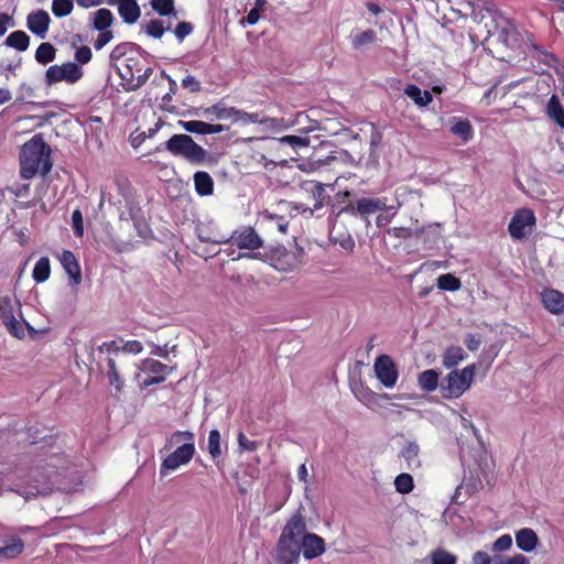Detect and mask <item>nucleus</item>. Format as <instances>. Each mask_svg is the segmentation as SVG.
I'll return each instance as SVG.
<instances>
[{"instance_id":"7c9ffc66","label":"nucleus","mask_w":564,"mask_h":564,"mask_svg":"<svg viewBox=\"0 0 564 564\" xmlns=\"http://www.w3.org/2000/svg\"><path fill=\"white\" fill-rule=\"evenodd\" d=\"M467 355L464 349L459 346H451L448 347L443 355V366L447 369H452L457 366L460 361H463Z\"/></svg>"},{"instance_id":"f8f14e48","label":"nucleus","mask_w":564,"mask_h":564,"mask_svg":"<svg viewBox=\"0 0 564 564\" xmlns=\"http://www.w3.org/2000/svg\"><path fill=\"white\" fill-rule=\"evenodd\" d=\"M50 21L48 13L45 10L39 9L28 15L26 26L33 34L44 39L47 34Z\"/></svg>"},{"instance_id":"6e6552de","label":"nucleus","mask_w":564,"mask_h":564,"mask_svg":"<svg viewBox=\"0 0 564 564\" xmlns=\"http://www.w3.org/2000/svg\"><path fill=\"white\" fill-rule=\"evenodd\" d=\"M226 239H229L228 243H232L241 250L246 249L253 251L263 245V240L250 226L234 230L231 235L226 236Z\"/></svg>"},{"instance_id":"774afa93","label":"nucleus","mask_w":564,"mask_h":564,"mask_svg":"<svg viewBox=\"0 0 564 564\" xmlns=\"http://www.w3.org/2000/svg\"><path fill=\"white\" fill-rule=\"evenodd\" d=\"M471 563L473 564H494V556H489V554L485 551H477L473 554Z\"/></svg>"},{"instance_id":"052dcab7","label":"nucleus","mask_w":564,"mask_h":564,"mask_svg":"<svg viewBox=\"0 0 564 564\" xmlns=\"http://www.w3.org/2000/svg\"><path fill=\"white\" fill-rule=\"evenodd\" d=\"M72 224L74 234L76 237H83L84 235V220H83V214L79 209H75L72 213Z\"/></svg>"},{"instance_id":"603ef678","label":"nucleus","mask_w":564,"mask_h":564,"mask_svg":"<svg viewBox=\"0 0 564 564\" xmlns=\"http://www.w3.org/2000/svg\"><path fill=\"white\" fill-rule=\"evenodd\" d=\"M141 69L142 70L137 75V82H134L130 86L131 90H135V89L140 88L141 86H143L147 83V80L149 79V77L151 76V74L153 73V68L151 66L147 65L144 58L142 62Z\"/></svg>"},{"instance_id":"3c124183","label":"nucleus","mask_w":564,"mask_h":564,"mask_svg":"<svg viewBox=\"0 0 564 564\" xmlns=\"http://www.w3.org/2000/svg\"><path fill=\"white\" fill-rule=\"evenodd\" d=\"M358 207V198L348 202L344 207L339 210H335L334 206L332 207V212L329 218L337 219L341 214H347L354 217H359V213L357 212Z\"/></svg>"},{"instance_id":"0eeeda50","label":"nucleus","mask_w":564,"mask_h":564,"mask_svg":"<svg viewBox=\"0 0 564 564\" xmlns=\"http://www.w3.org/2000/svg\"><path fill=\"white\" fill-rule=\"evenodd\" d=\"M195 454L194 442L184 443L178 446L174 452L167 455L161 466L160 475L165 476L171 470H176L180 466L189 463Z\"/></svg>"},{"instance_id":"ddd939ff","label":"nucleus","mask_w":564,"mask_h":564,"mask_svg":"<svg viewBox=\"0 0 564 564\" xmlns=\"http://www.w3.org/2000/svg\"><path fill=\"white\" fill-rule=\"evenodd\" d=\"M305 185V189L312 195L314 199V205L312 208H305L303 212H308V215L312 216L315 212L329 204L330 196L326 194L325 185L323 183L311 181L306 182Z\"/></svg>"},{"instance_id":"423d86ee","label":"nucleus","mask_w":564,"mask_h":564,"mask_svg":"<svg viewBox=\"0 0 564 564\" xmlns=\"http://www.w3.org/2000/svg\"><path fill=\"white\" fill-rule=\"evenodd\" d=\"M535 224L534 213L529 208H520L512 216L508 225V231L513 239L522 240L532 231Z\"/></svg>"},{"instance_id":"338daca9","label":"nucleus","mask_w":564,"mask_h":564,"mask_svg":"<svg viewBox=\"0 0 564 564\" xmlns=\"http://www.w3.org/2000/svg\"><path fill=\"white\" fill-rule=\"evenodd\" d=\"M182 86L191 93H198L202 88L200 83L192 75H187L182 79Z\"/></svg>"},{"instance_id":"9b49d317","label":"nucleus","mask_w":564,"mask_h":564,"mask_svg":"<svg viewBox=\"0 0 564 564\" xmlns=\"http://www.w3.org/2000/svg\"><path fill=\"white\" fill-rule=\"evenodd\" d=\"M386 197H370L364 196L358 198L357 212L359 217L366 223V227L370 225L369 217L378 212L387 209Z\"/></svg>"},{"instance_id":"39448f33","label":"nucleus","mask_w":564,"mask_h":564,"mask_svg":"<svg viewBox=\"0 0 564 564\" xmlns=\"http://www.w3.org/2000/svg\"><path fill=\"white\" fill-rule=\"evenodd\" d=\"M84 76L82 67L74 63L68 62L62 65H52L45 72V84L52 86L59 82L67 84H75Z\"/></svg>"},{"instance_id":"c9c22d12","label":"nucleus","mask_w":564,"mask_h":564,"mask_svg":"<svg viewBox=\"0 0 564 564\" xmlns=\"http://www.w3.org/2000/svg\"><path fill=\"white\" fill-rule=\"evenodd\" d=\"M93 17V25L94 29L97 31H106L113 21V15L111 11L105 8L94 12Z\"/></svg>"},{"instance_id":"5fc2aeb1","label":"nucleus","mask_w":564,"mask_h":564,"mask_svg":"<svg viewBox=\"0 0 564 564\" xmlns=\"http://www.w3.org/2000/svg\"><path fill=\"white\" fill-rule=\"evenodd\" d=\"M494 564H530L529 558L522 554L505 557L501 555L494 556Z\"/></svg>"},{"instance_id":"1a4fd4ad","label":"nucleus","mask_w":564,"mask_h":564,"mask_svg":"<svg viewBox=\"0 0 564 564\" xmlns=\"http://www.w3.org/2000/svg\"><path fill=\"white\" fill-rule=\"evenodd\" d=\"M377 379L386 387L393 388L397 383L399 372L392 358L388 355L379 356L373 365Z\"/></svg>"},{"instance_id":"6e6d98bb","label":"nucleus","mask_w":564,"mask_h":564,"mask_svg":"<svg viewBox=\"0 0 564 564\" xmlns=\"http://www.w3.org/2000/svg\"><path fill=\"white\" fill-rule=\"evenodd\" d=\"M3 324L9 333L14 337L22 338L24 336V326L15 318V316L4 321Z\"/></svg>"},{"instance_id":"6ab92c4d","label":"nucleus","mask_w":564,"mask_h":564,"mask_svg":"<svg viewBox=\"0 0 564 564\" xmlns=\"http://www.w3.org/2000/svg\"><path fill=\"white\" fill-rule=\"evenodd\" d=\"M107 378L109 381V384L113 388L115 392L112 395L120 400L122 390L124 388V379L121 377L117 361L112 357L107 358Z\"/></svg>"},{"instance_id":"20e7f679","label":"nucleus","mask_w":564,"mask_h":564,"mask_svg":"<svg viewBox=\"0 0 564 564\" xmlns=\"http://www.w3.org/2000/svg\"><path fill=\"white\" fill-rule=\"evenodd\" d=\"M476 365L470 364L465 368L452 370L441 381L440 391L444 399H457L471 386L476 375Z\"/></svg>"},{"instance_id":"f257e3e1","label":"nucleus","mask_w":564,"mask_h":564,"mask_svg":"<svg viewBox=\"0 0 564 564\" xmlns=\"http://www.w3.org/2000/svg\"><path fill=\"white\" fill-rule=\"evenodd\" d=\"M51 169V148L41 134H35L21 148L20 175L23 180H31L37 172L45 176Z\"/></svg>"},{"instance_id":"dca6fc26","label":"nucleus","mask_w":564,"mask_h":564,"mask_svg":"<svg viewBox=\"0 0 564 564\" xmlns=\"http://www.w3.org/2000/svg\"><path fill=\"white\" fill-rule=\"evenodd\" d=\"M278 252L279 256L275 260L274 267L280 271H292L299 268L302 263V249H297L295 251H288L286 249H283Z\"/></svg>"},{"instance_id":"cd10ccee","label":"nucleus","mask_w":564,"mask_h":564,"mask_svg":"<svg viewBox=\"0 0 564 564\" xmlns=\"http://www.w3.org/2000/svg\"><path fill=\"white\" fill-rule=\"evenodd\" d=\"M546 115L560 128L564 129V108L556 95H552L546 105Z\"/></svg>"},{"instance_id":"58836bf2","label":"nucleus","mask_w":564,"mask_h":564,"mask_svg":"<svg viewBox=\"0 0 564 564\" xmlns=\"http://www.w3.org/2000/svg\"><path fill=\"white\" fill-rule=\"evenodd\" d=\"M142 370L154 376H164L169 373V367L159 360L147 358L142 361Z\"/></svg>"},{"instance_id":"412c9836","label":"nucleus","mask_w":564,"mask_h":564,"mask_svg":"<svg viewBox=\"0 0 564 564\" xmlns=\"http://www.w3.org/2000/svg\"><path fill=\"white\" fill-rule=\"evenodd\" d=\"M544 307L552 314L564 312V294L557 290H545L541 294Z\"/></svg>"},{"instance_id":"09e8293b","label":"nucleus","mask_w":564,"mask_h":564,"mask_svg":"<svg viewBox=\"0 0 564 564\" xmlns=\"http://www.w3.org/2000/svg\"><path fill=\"white\" fill-rule=\"evenodd\" d=\"M178 124L186 132L194 133V134H200V135H205L206 134L207 122H205V121H199V120L183 121V120H180Z\"/></svg>"},{"instance_id":"f03ea898","label":"nucleus","mask_w":564,"mask_h":564,"mask_svg":"<svg viewBox=\"0 0 564 564\" xmlns=\"http://www.w3.org/2000/svg\"><path fill=\"white\" fill-rule=\"evenodd\" d=\"M307 530L301 513L293 514L285 523L276 544V558L282 564H297L301 555L300 536Z\"/></svg>"},{"instance_id":"7ed1b4c3","label":"nucleus","mask_w":564,"mask_h":564,"mask_svg":"<svg viewBox=\"0 0 564 564\" xmlns=\"http://www.w3.org/2000/svg\"><path fill=\"white\" fill-rule=\"evenodd\" d=\"M164 148L172 155L183 158L192 164H202L209 158V153L188 134H173L164 143Z\"/></svg>"},{"instance_id":"bb28decb","label":"nucleus","mask_w":564,"mask_h":564,"mask_svg":"<svg viewBox=\"0 0 564 564\" xmlns=\"http://www.w3.org/2000/svg\"><path fill=\"white\" fill-rule=\"evenodd\" d=\"M195 191L199 196H208L213 194L214 181L212 176L204 171L194 174Z\"/></svg>"},{"instance_id":"4468645a","label":"nucleus","mask_w":564,"mask_h":564,"mask_svg":"<svg viewBox=\"0 0 564 564\" xmlns=\"http://www.w3.org/2000/svg\"><path fill=\"white\" fill-rule=\"evenodd\" d=\"M142 62L143 57H141L139 54L131 53L130 55L126 56L122 67L119 68L120 77L132 85L134 82H137V75L142 70Z\"/></svg>"},{"instance_id":"5701e85b","label":"nucleus","mask_w":564,"mask_h":564,"mask_svg":"<svg viewBox=\"0 0 564 564\" xmlns=\"http://www.w3.org/2000/svg\"><path fill=\"white\" fill-rule=\"evenodd\" d=\"M52 485L50 481H36L35 484H28L24 487L15 489L17 494L25 499L35 498L37 496H46L51 492Z\"/></svg>"},{"instance_id":"bf43d9fd","label":"nucleus","mask_w":564,"mask_h":564,"mask_svg":"<svg viewBox=\"0 0 564 564\" xmlns=\"http://www.w3.org/2000/svg\"><path fill=\"white\" fill-rule=\"evenodd\" d=\"M512 546V538L510 534L499 536L491 545L494 552H505Z\"/></svg>"},{"instance_id":"49530a36","label":"nucleus","mask_w":564,"mask_h":564,"mask_svg":"<svg viewBox=\"0 0 564 564\" xmlns=\"http://www.w3.org/2000/svg\"><path fill=\"white\" fill-rule=\"evenodd\" d=\"M425 230V228H417L412 230L405 227H392L388 229V234L399 239H408L411 237H419L423 235Z\"/></svg>"},{"instance_id":"13d9d810","label":"nucleus","mask_w":564,"mask_h":564,"mask_svg":"<svg viewBox=\"0 0 564 564\" xmlns=\"http://www.w3.org/2000/svg\"><path fill=\"white\" fill-rule=\"evenodd\" d=\"M181 440L186 441V443L194 442V433L191 431H177L167 438L165 447L167 448Z\"/></svg>"},{"instance_id":"c03bdc74","label":"nucleus","mask_w":564,"mask_h":564,"mask_svg":"<svg viewBox=\"0 0 564 564\" xmlns=\"http://www.w3.org/2000/svg\"><path fill=\"white\" fill-rule=\"evenodd\" d=\"M207 451L213 459L220 457V433L218 430H212L208 435Z\"/></svg>"},{"instance_id":"4c0bfd02","label":"nucleus","mask_w":564,"mask_h":564,"mask_svg":"<svg viewBox=\"0 0 564 564\" xmlns=\"http://www.w3.org/2000/svg\"><path fill=\"white\" fill-rule=\"evenodd\" d=\"M235 107H224L220 104H215L204 110L206 117L215 116L218 120L234 119Z\"/></svg>"},{"instance_id":"0e129e2a","label":"nucleus","mask_w":564,"mask_h":564,"mask_svg":"<svg viewBox=\"0 0 564 564\" xmlns=\"http://www.w3.org/2000/svg\"><path fill=\"white\" fill-rule=\"evenodd\" d=\"M238 445L243 451L253 452L258 448L259 442L250 441L243 433H239Z\"/></svg>"},{"instance_id":"393cba45","label":"nucleus","mask_w":564,"mask_h":564,"mask_svg":"<svg viewBox=\"0 0 564 564\" xmlns=\"http://www.w3.org/2000/svg\"><path fill=\"white\" fill-rule=\"evenodd\" d=\"M118 12L122 20L128 24H133L138 21L141 10L135 0H124L118 7Z\"/></svg>"},{"instance_id":"72a5a7b5","label":"nucleus","mask_w":564,"mask_h":564,"mask_svg":"<svg viewBox=\"0 0 564 564\" xmlns=\"http://www.w3.org/2000/svg\"><path fill=\"white\" fill-rule=\"evenodd\" d=\"M17 310H20V303L10 296H0V319L2 323L14 317Z\"/></svg>"},{"instance_id":"f3484780","label":"nucleus","mask_w":564,"mask_h":564,"mask_svg":"<svg viewBox=\"0 0 564 564\" xmlns=\"http://www.w3.org/2000/svg\"><path fill=\"white\" fill-rule=\"evenodd\" d=\"M59 261L70 279L73 285H79L82 282V271L77 259L69 250H64L59 257Z\"/></svg>"},{"instance_id":"8fccbe9b","label":"nucleus","mask_w":564,"mask_h":564,"mask_svg":"<svg viewBox=\"0 0 564 564\" xmlns=\"http://www.w3.org/2000/svg\"><path fill=\"white\" fill-rule=\"evenodd\" d=\"M281 144L290 145L293 149L307 148L310 145V139L307 137L300 135H284L279 139Z\"/></svg>"},{"instance_id":"37998d69","label":"nucleus","mask_w":564,"mask_h":564,"mask_svg":"<svg viewBox=\"0 0 564 564\" xmlns=\"http://www.w3.org/2000/svg\"><path fill=\"white\" fill-rule=\"evenodd\" d=\"M144 32L153 37L161 39L165 31L171 30V25L164 26L163 21L154 19L143 26Z\"/></svg>"},{"instance_id":"a211bd4d","label":"nucleus","mask_w":564,"mask_h":564,"mask_svg":"<svg viewBox=\"0 0 564 564\" xmlns=\"http://www.w3.org/2000/svg\"><path fill=\"white\" fill-rule=\"evenodd\" d=\"M24 543L19 536H7L0 539V558L11 560L22 553Z\"/></svg>"},{"instance_id":"a878e982","label":"nucleus","mask_w":564,"mask_h":564,"mask_svg":"<svg viewBox=\"0 0 564 564\" xmlns=\"http://www.w3.org/2000/svg\"><path fill=\"white\" fill-rule=\"evenodd\" d=\"M404 94L420 108L426 107L433 100V96L429 90H422L414 84L408 85Z\"/></svg>"},{"instance_id":"ea45409f","label":"nucleus","mask_w":564,"mask_h":564,"mask_svg":"<svg viewBox=\"0 0 564 564\" xmlns=\"http://www.w3.org/2000/svg\"><path fill=\"white\" fill-rule=\"evenodd\" d=\"M462 286L460 280L453 274L446 273L437 278V288L443 291H457Z\"/></svg>"},{"instance_id":"b1692460","label":"nucleus","mask_w":564,"mask_h":564,"mask_svg":"<svg viewBox=\"0 0 564 564\" xmlns=\"http://www.w3.org/2000/svg\"><path fill=\"white\" fill-rule=\"evenodd\" d=\"M417 384L424 392L435 391L441 384L440 371L435 369H427L422 371L417 377Z\"/></svg>"},{"instance_id":"a18cd8bd","label":"nucleus","mask_w":564,"mask_h":564,"mask_svg":"<svg viewBox=\"0 0 564 564\" xmlns=\"http://www.w3.org/2000/svg\"><path fill=\"white\" fill-rule=\"evenodd\" d=\"M74 8V0H53L52 12L56 18H64L70 14Z\"/></svg>"},{"instance_id":"a19ab883","label":"nucleus","mask_w":564,"mask_h":564,"mask_svg":"<svg viewBox=\"0 0 564 564\" xmlns=\"http://www.w3.org/2000/svg\"><path fill=\"white\" fill-rule=\"evenodd\" d=\"M377 34L373 30H366L351 37V45L355 50H359L368 44L376 42Z\"/></svg>"},{"instance_id":"de8ad7c7","label":"nucleus","mask_w":564,"mask_h":564,"mask_svg":"<svg viewBox=\"0 0 564 564\" xmlns=\"http://www.w3.org/2000/svg\"><path fill=\"white\" fill-rule=\"evenodd\" d=\"M395 490L400 494H409L413 490L414 484L411 475L402 473L394 479Z\"/></svg>"},{"instance_id":"473e14b6","label":"nucleus","mask_w":564,"mask_h":564,"mask_svg":"<svg viewBox=\"0 0 564 564\" xmlns=\"http://www.w3.org/2000/svg\"><path fill=\"white\" fill-rule=\"evenodd\" d=\"M34 57L39 64L46 65L55 59L56 48L53 44L43 42L36 48Z\"/></svg>"},{"instance_id":"864d4df0","label":"nucleus","mask_w":564,"mask_h":564,"mask_svg":"<svg viewBox=\"0 0 564 564\" xmlns=\"http://www.w3.org/2000/svg\"><path fill=\"white\" fill-rule=\"evenodd\" d=\"M355 397L366 405L373 403L377 399V394L362 386L352 390Z\"/></svg>"},{"instance_id":"2eb2a0df","label":"nucleus","mask_w":564,"mask_h":564,"mask_svg":"<svg viewBox=\"0 0 564 564\" xmlns=\"http://www.w3.org/2000/svg\"><path fill=\"white\" fill-rule=\"evenodd\" d=\"M195 231L198 239L203 242H208L213 245H221L229 242V239H226L225 235L216 230V226L213 221L197 224Z\"/></svg>"},{"instance_id":"4d7b16f0","label":"nucleus","mask_w":564,"mask_h":564,"mask_svg":"<svg viewBox=\"0 0 564 564\" xmlns=\"http://www.w3.org/2000/svg\"><path fill=\"white\" fill-rule=\"evenodd\" d=\"M194 31V25L191 22H180L174 29V34L176 40L181 43L184 41L186 36H188Z\"/></svg>"},{"instance_id":"680f3d73","label":"nucleus","mask_w":564,"mask_h":564,"mask_svg":"<svg viewBox=\"0 0 564 564\" xmlns=\"http://www.w3.org/2000/svg\"><path fill=\"white\" fill-rule=\"evenodd\" d=\"M130 43H120L116 45L110 53V61L117 62L123 58L128 54V50L130 48Z\"/></svg>"},{"instance_id":"69168bd1","label":"nucleus","mask_w":564,"mask_h":564,"mask_svg":"<svg viewBox=\"0 0 564 564\" xmlns=\"http://www.w3.org/2000/svg\"><path fill=\"white\" fill-rule=\"evenodd\" d=\"M97 350L100 354H115L119 355L121 352V348L118 346L117 341H105L101 345L98 346Z\"/></svg>"},{"instance_id":"e433bc0d","label":"nucleus","mask_w":564,"mask_h":564,"mask_svg":"<svg viewBox=\"0 0 564 564\" xmlns=\"http://www.w3.org/2000/svg\"><path fill=\"white\" fill-rule=\"evenodd\" d=\"M51 274L50 259L47 257L40 258L32 272V276L36 283L45 282Z\"/></svg>"},{"instance_id":"c756f323","label":"nucleus","mask_w":564,"mask_h":564,"mask_svg":"<svg viewBox=\"0 0 564 564\" xmlns=\"http://www.w3.org/2000/svg\"><path fill=\"white\" fill-rule=\"evenodd\" d=\"M419 454L420 446L415 442H408L401 451V455L406 460L410 469H417L421 467Z\"/></svg>"},{"instance_id":"2f4dec72","label":"nucleus","mask_w":564,"mask_h":564,"mask_svg":"<svg viewBox=\"0 0 564 564\" xmlns=\"http://www.w3.org/2000/svg\"><path fill=\"white\" fill-rule=\"evenodd\" d=\"M4 44L20 52L26 51L30 45V36L24 31H14L6 39Z\"/></svg>"},{"instance_id":"f704fd0d","label":"nucleus","mask_w":564,"mask_h":564,"mask_svg":"<svg viewBox=\"0 0 564 564\" xmlns=\"http://www.w3.org/2000/svg\"><path fill=\"white\" fill-rule=\"evenodd\" d=\"M150 4L159 15L177 19L174 0H150Z\"/></svg>"},{"instance_id":"aec40b11","label":"nucleus","mask_w":564,"mask_h":564,"mask_svg":"<svg viewBox=\"0 0 564 564\" xmlns=\"http://www.w3.org/2000/svg\"><path fill=\"white\" fill-rule=\"evenodd\" d=\"M238 122L242 124L261 123L269 124L270 127H276L279 121L274 118L262 117L258 112L249 113L241 109L235 108L232 123Z\"/></svg>"},{"instance_id":"79ce46f5","label":"nucleus","mask_w":564,"mask_h":564,"mask_svg":"<svg viewBox=\"0 0 564 564\" xmlns=\"http://www.w3.org/2000/svg\"><path fill=\"white\" fill-rule=\"evenodd\" d=\"M430 558H431L432 564H456L457 563V557L454 554H452L441 547L432 551L430 554Z\"/></svg>"},{"instance_id":"4be33fe9","label":"nucleus","mask_w":564,"mask_h":564,"mask_svg":"<svg viewBox=\"0 0 564 564\" xmlns=\"http://www.w3.org/2000/svg\"><path fill=\"white\" fill-rule=\"evenodd\" d=\"M539 543L536 533L529 528L520 529L516 532V544L523 552H532Z\"/></svg>"},{"instance_id":"c85d7f7f","label":"nucleus","mask_w":564,"mask_h":564,"mask_svg":"<svg viewBox=\"0 0 564 564\" xmlns=\"http://www.w3.org/2000/svg\"><path fill=\"white\" fill-rule=\"evenodd\" d=\"M452 121H453V124L451 127V131L453 134L460 138L464 142L471 140L474 130H473V127H471L469 120L453 117Z\"/></svg>"},{"instance_id":"9d476101","label":"nucleus","mask_w":564,"mask_h":564,"mask_svg":"<svg viewBox=\"0 0 564 564\" xmlns=\"http://www.w3.org/2000/svg\"><path fill=\"white\" fill-rule=\"evenodd\" d=\"M301 552L305 560H313L321 556L325 550V540L315 533L304 532L300 536Z\"/></svg>"},{"instance_id":"e2e57ef3","label":"nucleus","mask_w":564,"mask_h":564,"mask_svg":"<svg viewBox=\"0 0 564 564\" xmlns=\"http://www.w3.org/2000/svg\"><path fill=\"white\" fill-rule=\"evenodd\" d=\"M91 57H93L91 50H90V47H88L86 45L78 47L75 52V59L82 65L90 62Z\"/></svg>"}]
</instances>
